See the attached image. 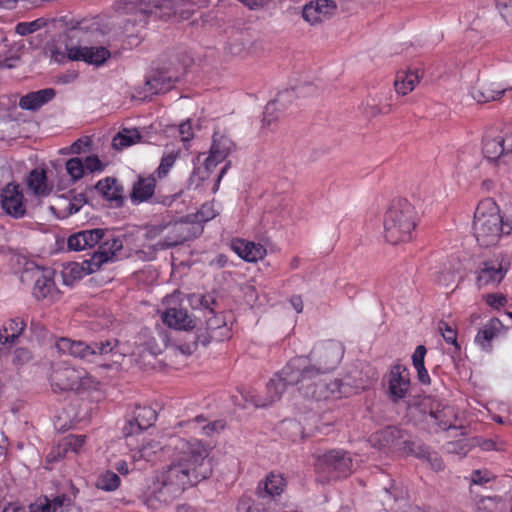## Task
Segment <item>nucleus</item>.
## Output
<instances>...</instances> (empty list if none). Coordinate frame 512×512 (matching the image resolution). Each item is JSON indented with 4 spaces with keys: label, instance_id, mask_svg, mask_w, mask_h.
<instances>
[{
    "label": "nucleus",
    "instance_id": "nucleus-1",
    "mask_svg": "<svg viewBox=\"0 0 512 512\" xmlns=\"http://www.w3.org/2000/svg\"><path fill=\"white\" fill-rule=\"evenodd\" d=\"M168 447L172 452L167 468L179 472L194 485L211 476L209 445L196 438L171 437Z\"/></svg>",
    "mask_w": 512,
    "mask_h": 512
},
{
    "label": "nucleus",
    "instance_id": "nucleus-2",
    "mask_svg": "<svg viewBox=\"0 0 512 512\" xmlns=\"http://www.w3.org/2000/svg\"><path fill=\"white\" fill-rule=\"evenodd\" d=\"M417 212L407 199H395L385 212L384 237L392 245L409 242L417 226Z\"/></svg>",
    "mask_w": 512,
    "mask_h": 512
},
{
    "label": "nucleus",
    "instance_id": "nucleus-3",
    "mask_svg": "<svg viewBox=\"0 0 512 512\" xmlns=\"http://www.w3.org/2000/svg\"><path fill=\"white\" fill-rule=\"evenodd\" d=\"M311 371L305 370L301 360H290L285 367L276 373L266 386V396L261 397L252 392H247L244 399L255 407H267L280 400L288 386L300 385L302 379L307 380Z\"/></svg>",
    "mask_w": 512,
    "mask_h": 512
},
{
    "label": "nucleus",
    "instance_id": "nucleus-4",
    "mask_svg": "<svg viewBox=\"0 0 512 512\" xmlns=\"http://www.w3.org/2000/svg\"><path fill=\"white\" fill-rule=\"evenodd\" d=\"M473 230L477 242L481 246L489 247L496 245L502 234H510L512 225L504 223L496 205L486 200L475 210Z\"/></svg>",
    "mask_w": 512,
    "mask_h": 512
},
{
    "label": "nucleus",
    "instance_id": "nucleus-5",
    "mask_svg": "<svg viewBox=\"0 0 512 512\" xmlns=\"http://www.w3.org/2000/svg\"><path fill=\"white\" fill-rule=\"evenodd\" d=\"M179 472L166 468L161 474L160 479L154 483L153 490L148 494L143 502L150 509H158L162 504H169L176 499L188 486H193Z\"/></svg>",
    "mask_w": 512,
    "mask_h": 512
},
{
    "label": "nucleus",
    "instance_id": "nucleus-6",
    "mask_svg": "<svg viewBox=\"0 0 512 512\" xmlns=\"http://www.w3.org/2000/svg\"><path fill=\"white\" fill-rule=\"evenodd\" d=\"M343 354L344 348L342 344L330 340L322 343L310 353L309 360L314 361L315 364H310L308 358L305 357H297L294 359L301 360L302 367L312 372L309 373V379L312 376H319L320 374L334 370L340 363Z\"/></svg>",
    "mask_w": 512,
    "mask_h": 512
},
{
    "label": "nucleus",
    "instance_id": "nucleus-7",
    "mask_svg": "<svg viewBox=\"0 0 512 512\" xmlns=\"http://www.w3.org/2000/svg\"><path fill=\"white\" fill-rule=\"evenodd\" d=\"M180 2L181 0H122L117 4V10L131 16L127 22L145 23L158 10L164 11L160 17L177 13Z\"/></svg>",
    "mask_w": 512,
    "mask_h": 512
},
{
    "label": "nucleus",
    "instance_id": "nucleus-8",
    "mask_svg": "<svg viewBox=\"0 0 512 512\" xmlns=\"http://www.w3.org/2000/svg\"><path fill=\"white\" fill-rule=\"evenodd\" d=\"M118 341L115 339L86 344L82 341H73L69 338H61L56 342V348L63 354L86 359L91 362L96 361L97 356L111 355L112 358L120 357V354L114 352Z\"/></svg>",
    "mask_w": 512,
    "mask_h": 512
},
{
    "label": "nucleus",
    "instance_id": "nucleus-9",
    "mask_svg": "<svg viewBox=\"0 0 512 512\" xmlns=\"http://www.w3.org/2000/svg\"><path fill=\"white\" fill-rule=\"evenodd\" d=\"M315 469L325 480L346 478L353 471V460L344 450H330L316 459Z\"/></svg>",
    "mask_w": 512,
    "mask_h": 512
},
{
    "label": "nucleus",
    "instance_id": "nucleus-10",
    "mask_svg": "<svg viewBox=\"0 0 512 512\" xmlns=\"http://www.w3.org/2000/svg\"><path fill=\"white\" fill-rule=\"evenodd\" d=\"M318 376L300 382L298 390L300 394L309 400L316 402L326 401L331 398H341L346 396L347 388L340 379L326 381L318 379Z\"/></svg>",
    "mask_w": 512,
    "mask_h": 512
},
{
    "label": "nucleus",
    "instance_id": "nucleus-11",
    "mask_svg": "<svg viewBox=\"0 0 512 512\" xmlns=\"http://www.w3.org/2000/svg\"><path fill=\"white\" fill-rule=\"evenodd\" d=\"M51 385L61 391L81 392L94 385L93 378L84 370L70 366H59L50 375Z\"/></svg>",
    "mask_w": 512,
    "mask_h": 512
},
{
    "label": "nucleus",
    "instance_id": "nucleus-12",
    "mask_svg": "<svg viewBox=\"0 0 512 512\" xmlns=\"http://www.w3.org/2000/svg\"><path fill=\"white\" fill-rule=\"evenodd\" d=\"M101 241L98 250L82 264V269L89 274L99 270L104 263L113 260L116 253L123 248V239L114 236L108 230H106V236Z\"/></svg>",
    "mask_w": 512,
    "mask_h": 512
},
{
    "label": "nucleus",
    "instance_id": "nucleus-13",
    "mask_svg": "<svg viewBox=\"0 0 512 512\" xmlns=\"http://www.w3.org/2000/svg\"><path fill=\"white\" fill-rule=\"evenodd\" d=\"M34 278L33 296L38 301H47L53 303L59 299L60 291L53 280L54 272L51 269H41L36 267L34 270L27 272Z\"/></svg>",
    "mask_w": 512,
    "mask_h": 512
},
{
    "label": "nucleus",
    "instance_id": "nucleus-14",
    "mask_svg": "<svg viewBox=\"0 0 512 512\" xmlns=\"http://www.w3.org/2000/svg\"><path fill=\"white\" fill-rule=\"evenodd\" d=\"M1 208L3 212L14 218L21 219L27 214V205L20 185L8 183L0 194Z\"/></svg>",
    "mask_w": 512,
    "mask_h": 512
},
{
    "label": "nucleus",
    "instance_id": "nucleus-15",
    "mask_svg": "<svg viewBox=\"0 0 512 512\" xmlns=\"http://www.w3.org/2000/svg\"><path fill=\"white\" fill-rule=\"evenodd\" d=\"M286 487V480L281 474L271 472L264 480L258 483L256 488V497L262 504H270L276 509H281L277 504V499L281 496Z\"/></svg>",
    "mask_w": 512,
    "mask_h": 512
},
{
    "label": "nucleus",
    "instance_id": "nucleus-16",
    "mask_svg": "<svg viewBox=\"0 0 512 512\" xmlns=\"http://www.w3.org/2000/svg\"><path fill=\"white\" fill-rule=\"evenodd\" d=\"M503 257H495L481 263L477 270L476 285L478 288L496 287L507 273Z\"/></svg>",
    "mask_w": 512,
    "mask_h": 512
},
{
    "label": "nucleus",
    "instance_id": "nucleus-17",
    "mask_svg": "<svg viewBox=\"0 0 512 512\" xmlns=\"http://www.w3.org/2000/svg\"><path fill=\"white\" fill-rule=\"evenodd\" d=\"M482 151L491 161L512 153V132H487L483 138Z\"/></svg>",
    "mask_w": 512,
    "mask_h": 512
},
{
    "label": "nucleus",
    "instance_id": "nucleus-18",
    "mask_svg": "<svg viewBox=\"0 0 512 512\" xmlns=\"http://www.w3.org/2000/svg\"><path fill=\"white\" fill-rule=\"evenodd\" d=\"M67 57L72 61H84L92 65H102L110 58L111 54L103 46L72 45L66 47Z\"/></svg>",
    "mask_w": 512,
    "mask_h": 512
},
{
    "label": "nucleus",
    "instance_id": "nucleus-19",
    "mask_svg": "<svg viewBox=\"0 0 512 512\" xmlns=\"http://www.w3.org/2000/svg\"><path fill=\"white\" fill-rule=\"evenodd\" d=\"M157 419V414L151 407L136 406L133 416L127 420L122 432L126 438L139 434L151 427Z\"/></svg>",
    "mask_w": 512,
    "mask_h": 512
},
{
    "label": "nucleus",
    "instance_id": "nucleus-20",
    "mask_svg": "<svg viewBox=\"0 0 512 512\" xmlns=\"http://www.w3.org/2000/svg\"><path fill=\"white\" fill-rule=\"evenodd\" d=\"M336 10L337 4L333 0H317L304 6L302 16L311 25H316L331 19Z\"/></svg>",
    "mask_w": 512,
    "mask_h": 512
},
{
    "label": "nucleus",
    "instance_id": "nucleus-21",
    "mask_svg": "<svg viewBox=\"0 0 512 512\" xmlns=\"http://www.w3.org/2000/svg\"><path fill=\"white\" fill-rule=\"evenodd\" d=\"M388 384L390 399L394 402L399 399H403L408 393L410 387L409 372L407 368L400 364L392 366L389 373Z\"/></svg>",
    "mask_w": 512,
    "mask_h": 512
},
{
    "label": "nucleus",
    "instance_id": "nucleus-22",
    "mask_svg": "<svg viewBox=\"0 0 512 512\" xmlns=\"http://www.w3.org/2000/svg\"><path fill=\"white\" fill-rule=\"evenodd\" d=\"M427 400L429 401V415L434 420L435 424L442 430H448L454 427L456 421L454 409L439 399L428 397ZM424 405L427 406V404Z\"/></svg>",
    "mask_w": 512,
    "mask_h": 512
},
{
    "label": "nucleus",
    "instance_id": "nucleus-23",
    "mask_svg": "<svg viewBox=\"0 0 512 512\" xmlns=\"http://www.w3.org/2000/svg\"><path fill=\"white\" fill-rule=\"evenodd\" d=\"M106 236V230L101 228L83 230L72 234L68 238V248L73 251H81L92 248Z\"/></svg>",
    "mask_w": 512,
    "mask_h": 512
},
{
    "label": "nucleus",
    "instance_id": "nucleus-24",
    "mask_svg": "<svg viewBox=\"0 0 512 512\" xmlns=\"http://www.w3.org/2000/svg\"><path fill=\"white\" fill-rule=\"evenodd\" d=\"M378 435L383 446L395 447L410 453L415 452L416 444L410 441L405 432L397 427H386Z\"/></svg>",
    "mask_w": 512,
    "mask_h": 512
},
{
    "label": "nucleus",
    "instance_id": "nucleus-25",
    "mask_svg": "<svg viewBox=\"0 0 512 512\" xmlns=\"http://www.w3.org/2000/svg\"><path fill=\"white\" fill-rule=\"evenodd\" d=\"M231 247L238 256L248 262H256L266 255L263 245L243 239L233 240Z\"/></svg>",
    "mask_w": 512,
    "mask_h": 512
},
{
    "label": "nucleus",
    "instance_id": "nucleus-26",
    "mask_svg": "<svg viewBox=\"0 0 512 512\" xmlns=\"http://www.w3.org/2000/svg\"><path fill=\"white\" fill-rule=\"evenodd\" d=\"M506 91L502 85L488 79L478 80L472 95L478 102H489L499 99Z\"/></svg>",
    "mask_w": 512,
    "mask_h": 512
},
{
    "label": "nucleus",
    "instance_id": "nucleus-27",
    "mask_svg": "<svg viewBox=\"0 0 512 512\" xmlns=\"http://www.w3.org/2000/svg\"><path fill=\"white\" fill-rule=\"evenodd\" d=\"M56 93L53 88H45L30 92L20 98L19 107L23 110L36 111L50 102Z\"/></svg>",
    "mask_w": 512,
    "mask_h": 512
},
{
    "label": "nucleus",
    "instance_id": "nucleus-28",
    "mask_svg": "<svg viewBox=\"0 0 512 512\" xmlns=\"http://www.w3.org/2000/svg\"><path fill=\"white\" fill-rule=\"evenodd\" d=\"M162 320L169 327L178 330H190L195 327L194 320L190 317L187 310L182 308H170L162 315Z\"/></svg>",
    "mask_w": 512,
    "mask_h": 512
},
{
    "label": "nucleus",
    "instance_id": "nucleus-29",
    "mask_svg": "<svg viewBox=\"0 0 512 512\" xmlns=\"http://www.w3.org/2000/svg\"><path fill=\"white\" fill-rule=\"evenodd\" d=\"M212 316L206 320V335H201V343L207 345L211 340L222 341L228 337L229 328L226 326L222 318L211 314Z\"/></svg>",
    "mask_w": 512,
    "mask_h": 512
},
{
    "label": "nucleus",
    "instance_id": "nucleus-30",
    "mask_svg": "<svg viewBox=\"0 0 512 512\" xmlns=\"http://www.w3.org/2000/svg\"><path fill=\"white\" fill-rule=\"evenodd\" d=\"M95 189L108 201L115 202L116 206H120L123 202V189L114 178L107 177L100 180L95 185Z\"/></svg>",
    "mask_w": 512,
    "mask_h": 512
},
{
    "label": "nucleus",
    "instance_id": "nucleus-31",
    "mask_svg": "<svg viewBox=\"0 0 512 512\" xmlns=\"http://www.w3.org/2000/svg\"><path fill=\"white\" fill-rule=\"evenodd\" d=\"M172 87V77L164 71H156L151 75L144 86V92L159 94L169 91Z\"/></svg>",
    "mask_w": 512,
    "mask_h": 512
},
{
    "label": "nucleus",
    "instance_id": "nucleus-32",
    "mask_svg": "<svg viewBox=\"0 0 512 512\" xmlns=\"http://www.w3.org/2000/svg\"><path fill=\"white\" fill-rule=\"evenodd\" d=\"M420 77L418 71L408 70L398 72L394 81L395 91L399 95H407L415 88V85L419 83Z\"/></svg>",
    "mask_w": 512,
    "mask_h": 512
},
{
    "label": "nucleus",
    "instance_id": "nucleus-33",
    "mask_svg": "<svg viewBox=\"0 0 512 512\" xmlns=\"http://www.w3.org/2000/svg\"><path fill=\"white\" fill-rule=\"evenodd\" d=\"M27 185L36 196H47L51 192L44 170L33 169L27 178Z\"/></svg>",
    "mask_w": 512,
    "mask_h": 512
},
{
    "label": "nucleus",
    "instance_id": "nucleus-34",
    "mask_svg": "<svg viewBox=\"0 0 512 512\" xmlns=\"http://www.w3.org/2000/svg\"><path fill=\"white\" fill-rule=\"evenodd\" d=\"M156 180L153 176L139 177L133 185L132 199L136 201L148 200L155 191Z\"/></svg>",
    "mask_w": 512,
    "mask_h": 512
},
{
    "label": "nucleus",
    "instance_id": "nucleus-35",
    "mask_svg": "<svg viewBox=\"0 0 512 512\" xmlns=\"http://www.w3.org/2000/svg\"><path fill=\"white\" fill-rule=\"evenodd\" d=\"M169 234L164 238L166 247L177 246L190 238L189 226L186 223H173L169 226Z\"/></svg>",
    "mask_w": 512,
    "mask_h": 512
},
{
    "label": "nucleus",
    "instance_id": "nucleus-36",
    "mask_svg": "<svg viewBox=\"0 0 512 512\" xmlns=\"http://www.w3.org/2000/svg\"><path fill=\"white\" fill-rule=\"evenodd\" d=\"M497 324H499V321L497 319H492L478 331L475 337V342L480 345L482 349L487 351L490 350V341L496 336Z\"/></svg>",
    "mask_w": 512,
    "mask_h": 512
},
{
    "label": "nucleus",
    "instance_id": "nucleus-37",
    "mask_svg": "<svg viewBox=\"0 0 512 512\" xmlns=\"http://www.w3.org/2000/svg\"><path fill=\"white\" fill-rule=\"evenodd\" d=\"M232 148L233 142L228 137L218 134L213 136L210 151L216 156V159L223 161L229 155Z\"/></svg>",
    "mask_w": 512,
    "mask_h": 512
},
{
    "label": "nucleus",
    "instance_id": "nucleus-38",
    "mask_svg": "<svg viewBox=\"0 0 512 512\" xmlns=\"http://www.w3.org/2000/svg\"><path fill=\"white\" fill-rule=\"evenodd\" d=\"M140 139L141 135L137 129L125 128L113 138L112 145L115 149H122L140 142Z\"/></svg>",
    "mask_w": 512,
    "mask_h": 512
},
{
    "label": "nucleus",
    "instance_id": "nucleus-39",
    "mask_svg": "<svg viewBox=\"0 0 512 512\" xmlns=\"http://www.w3.org/2000/svg\"><path fill=\"white\" fill-rule=\"evenodd\" d=\"M161 449L162 446L159 442L149 439L142 444L137 453L133 455V458L152 461L156 456L157 452L160 451Z\"/></svg>",
    "mask_w": 512,
    "mask_h": 512
},
{
    "label": "nucleus",
    "instance_id": "nucleus-40",
    "mask_svg": "<svg viewBox=\"0 0 512 512\" xmlns=\"http://www.w3.org/2000/svg\"><path fill=\"white\" fill-rule=\"evenodd\" d=\"M119 485L120 478L116 473L112 471H106L100 475L96 482L97 488L104 491H114L119 487Z\"/></svg>",
    "mask_w": 512,
    "mask_h": 512
},
{
    "label": "nucleus",
    "instance_id": "nucleus-41",
    "mask_svg": "<svg viewBox=\"0 0 512 512\" xmlns=\"http://www.w3.org/2000/svg\"><path fill=\"white\" fill-rule=\"evenodd\" d=\"M419 458H425L430 463L431 468L439 471L443 469V462L437 453L429 451L427 447L416 445L415 452H413Z\"/></svg>",
    "mask_w": 512,
    "mask_h": 512
},
{
    "label": "nucleus",
    "instance_id": "nucleus-42",
    "mask_svg": "<svg viewBox=\"0 0 512 512\" xmlns=\"http://www.w3.org/2000/svg\"><path fill=\"white\" fill-rule=\"evenodd\" d=\"M46 25V21L43 18L36 19L31 22H20L16 25L15 31L17 34L21 36H26L31 33H34L44 27Z\"/></svg>",
    "mask_w": 512,
    "mask_h": 512
},
{
    "label": "nucleus",
    "instance_id": "nucleus-43",
    "mask_svg": "<svg viewBox=\"0 0 512 512\" xmlns=\"http://www.w3.org/2000/svg\"><path fill=\"white\" fill-rule=\"evenodd\" d=\"M66 171L73 181L81 179L84 175V163L78 158L74 157L66 162Z\"/></svg>",
    "mask_w": 512,
    "mask_h": 512
},
{
    "label": "nucleus",
    "instance_id": "nucleus-44",
    "mask_svg": "<svg viewBox=\"0 0 512 512\" xmlns=\"http://www.w3.org/2000/svg\"><path fill=\"white\" fill-rule=\"evenodd\" d=\"M17 57L6 40L0 43V67L13 68Z\"/></svg>",
    "mask_w": 512,
    "mask_h": 512
},
{
    "label": "nucleus",
    "instance_id": "nucleus-45",
    "mask_svg": "<svg viewBox=\"0 0 512 512\" xmlns=\"http://www.w3.org/2000/svg\"><path fill=\"white\" fill-rule=\"evenodd\" d=\"M178 155V151H171L162 157L160 165L156 171L159 178H163L168 174L169 170L173 167Z\"/></svg>",
    "mask_w": 512,
    "mask_h": 512
},
{
    "label": "nucleus",
    "instance_id": "nucleus-46",
    "mask_svg": "<svg viewBox=\"0 0 512 512\" xmlns=\"http://www.w3.org/2000/svg\"><path fill=\"white\" fill-rule=\"evenodd\" d=\"M4 325L6 330L10 333V339H13L14 342H16L19 336L23 333L26 326L24 320L18 317L10 319Z\"/></svg>",
    "mask_w": 512,
    "mask_h": 512
},
{
    "label": "nucleus",
    "instance_id": "nucleus-47",
    "mask_svg": "<svg viewBox=\"0 0 512 512\" xmlns=\"http://www.w3.org/2000/svg\"><path fill=\"white\" fill-rule=\"evenodd\" d=\"M284 94H279L278 97L269 102L266 107L263 114V122L267 125H271L273 121H275L278 116L275 115V112L278 110V106L281 104V100L283 98Z\"/></svg>",
    "mask_w": 512,
    "mask_h": 512
},
{
    "label": "nucleus",
    "instance_id": "nucleus-48",
    "mask_svg": "<svg viewBox=\"0 0 512 512\" xmlns=\"http://www.w3.org/2000/svg\"><path fill=\"white\" fill-rule=\"evenodd\" d=\"M86 203V197L83 193H79L74 196L72 200H65L63 203L64 210L68 215L77 213L82 205Z\"/></svg>",
    "mask_w": 512,
    "mask_h": 512
},
{
    "label": "nucleus",
    "instance_id": "nucleus-49",
    "mask_svg": "<svg viewBox=\"0 0 512 512\" xmlns=\"http://www.w3.org/2000/svg\"><path fill=\"white\" fill-rule=\"evenodd\" d=\"M86 443L85 435H69L65 438V447L75 453H78Z\"/></svg>",
    "mask_w": 512,
    "mask_h": 512
},
{
    "label": "nucleus",
    "instance_id": "nucleus-50",
    "mask_svg": "<svg viewBox=\"0 0 512 512\" xmlns=\"http://www.w3.org/2000/svg\"><path fill=\"white\" fill-rule=\"evenodd\" d=\"M439 330L447 343L453 344L456 348H459L457 344V333L452 327H450L446 322H440Z\"/></svg>",
    "mask_w": 512,
    "mask_h": 512
},
{
    "label": "nucleus",
    "instance_id": "nucleus-51",
    "mask_svg": "<svg viewBox=\"0 0 512 512\" xmlns=\"http://www.w3.org/2000/svg\"><path fill=\"white\" fill-rule=\"evenodd\" d=\"M32 358V353L27 348H17L13 353L12 363L17 366L28 363Z\"/></svg>",
    "mask_w": 512,
    "mask_h": 512
},
{
    "label": "nucleus",
    "instance_id": "nucleus-52",
    "mask_svg": "<svg viewBox=\"0 0 512 512\" xmlns=\"http://www.w3.org/2000/svg\"><path fill=\"white\" fill-rule=\"evenodd\" d=\"M91 146V138L89 136H85L77 139L70 146V152L73 154H81L90 150Z\"/></svg>",
    "mask_w": 512,
    "mask_h": 512
},
{
    "label": "nucleus",
    "instance_id": "nucleus-53",
    "mask_svg": "<svg viewBox=\"0 0 512 512\" xmlns=\"http://www.w3.org/2000/svg\"><path fill=\"white\" fill-rule=\"evenodd\" d=\"M29 512H52V505L48 497L37 499L29 505Z\"/></svg>",
    "mask_w": 512,
    "mask_h": 512
},
{
    "label": "nucleus",
    "instance_id": "nucleus-54",
    "mask_svg": "<svg viewBox=\"0 0 512 512\" xmlns=\"http://www.w3.org/2000/svg\"><path fill=\"white\" fill-rule=\"evenodd\" d=\"M84 163V170L87 169L90 172H100L104 169V165L96 155L86 157Z\"/></svg>",
    "mask_w": 512,
    "mask_h": 512
},
{
    "label": "nucleus",
    "instance_id": "nucleus-55",
    "mask_svg": "<svg viewBox=\"0 0 512 512\" xmlns=\"http://www.w3.org/2000/svg\"><path fill=\"white\" fill-rule=\"evenodd\" d=\"M485 300L489 306L496 309L503 307L507 302L506 297L503 294L499 293L487 294Z\"/></svg>",
    "mask_w": 512,
    "mask_h": 512
},
{
    "label": "nucleus",
    "instance_id": "nucleus-56",
    "mask_svg": "<svg viewBox=\"0 0 512 512\" xmlns=\"http://www.w3.org/2000/svg\"><path fill=\"white\" fill-rule=\"evenodd\" d=\"M365 113L369 116H376L380 113H387V110L380 108L374 98H367L364 103Z\"/></svg>",
    "mask_w": 512,
    "mask_h": 512
},
{
    "label": "nucleus",
    "instance_id": "nucleus-57",
    "mask_svg": "<svg viewBox=\"0 0 512 512\" xmlns=\"http://www.w3.org/2000/svg\"><path fill=\"white\" fill-rule=\"evenodd\" d=\"M498 8L507 22H512V0H499Z\"/></svg>",
    "mask_w": 512,
    "mask_h": 512
},
{
    "label": "nucleus",
    "instance_id": "nucleus-58",
    "mask_svg": "<svg viewBox=\"0 0 512 512\" xmlns=\"http://www.w3.org/2000/svg\"><path fill=\"white\" fill-rule=\"evenodd\" d=\"M425 355L426 348L423 345L417 346L412 356V361L415 368H422V366H424Z\"/></svg>",
    "mask_w": 512,
    "mask_h": 512
},
{
    "label": "nucleus",
    "instance_id": "nucleus-59",
    "mask_svg": "<svg viewBox=\"0 0 512 512\" xmlns=\"http://www.w3.org/2000/svg\"><path fill=\"white\" fill-rule=\"evenodd\" d=\"M472 482L475 484H485L490 481L492 475L487 470H475L472 473Z\"/></svg>",
    "mask_w": 512,
    "mask_h": 512
},
{
    "label": "nucleus",
    "instance_id": "nucleus-60",
    "mask_svg": "<svg viewBox=\"0 0 512 512\" xmlns=\"http://www.w3.org/2000/svg\"><path fill=\"white\" fill-rule=\"evenodd\" d=\"M200 304L207 309L210 314H214V306H217V299L213 294H206L201 296Z\"/></svg>",
    "mask_w": 512,
    "mask_h": 512
},
{
    "label": "nucleus",
    "instance_id": "nucleus-61",
    "mask_svg": "<svg viewBox=\"0 0 512 512\" xmlns=\"http://www.w3.org/2000/svg\"><path fill=\"white\" fill-rule=\"evenodd\" d=\"M193 340L188 342V343H184L182 345H179L178 346V349L180 350V352L182 354H185V355H191L194 351H196L197 347H198V342H201V337H192Z\"/></svg>",
    "mask_w": 512,
    "mask_h": 512
},
{
    "label": "nucleus",
    "instance_id": "nucleus-62",
    "mask_svg": "<svg viewBox=\"0 0 512 512\" xmlns=\"http://www.w3.org/2000/svg\"><path fill=\"white\" fill-rule=\"evenodd\" d=\"M179 134L183 142H187L193 138L192 125L189 120L179 125Z\"/></svg>",
    "mask_w": 512,
    "mask_h": 512
},
{
    "label": "nucleus",
    "instance_id": "nucleus-63",
    "mask_svg": "<svg viewBox=\"0 0 512 512\" xmlns=\"http://www.w3.org/2000/svg\"><path fill=\"white\" fill-rule=\"evenodd\" d=\"M69 498L66 495H59L55 497L53 500H50V504L52 505V512H56L59 508L68 504Z\"/></svg>",
    "mask_w": 512,
    "mask_h": 512
},
{
    "label": "nucleus",
    "instance_id": "nucleus-64",
    "mask_svg": "<svg viewBox=\"0 0 512 512\" xmlns=\"http://www.w3.org/2000/svg\"><path fill=\"white\" fill-rule=\"evenodd\" d=\"M245 6H247L249 9H259L264 7L268 0H238Z\"/></svg>",
    "mask_w": 512,
    "mask_h": 512
}]
</instances>
